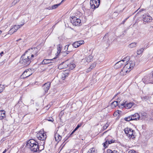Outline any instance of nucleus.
<instances>
[{
	"mask_svg": "<svg viewBox=\"0 0 153 153\" xmlns=\"http://www.w3.org/2000/svg\"><path fill=\"white\" fill-rule=\"evenodd\" d=\"M27 147L30 151L38 153L39 150V145L38 142L33 139H30L27 142Z\"/></svg>",
	"mask_w": 153,
	"mask_h": 153,
	"instance_id": "1",
	"label": "nucleus"
},
{
	"mask_svg": "<svg viewBox=\"0 0 153 153\" xmlns=\"http://www.w3.org/2000/svg\"><path fill=\"white\" fill-rule=\"evenodd\" d=\"M33 59L28 53V51H26L20 58V62L21 64L27 66L30 64Z\"/></svg>",
	"mask_w": 153,
	"mask_h": 153,
	"instance_id": "2",
	"label": "nucleus"
},
{
	"mask_svg": "<svg viewBox=\"0 0 153 153\" xmlns=\"http://www.w3.org/2000/svg\"><path fill=\"white\" fill-rule=\"evenodd\" d=\"M81 13L78 12L75 14V16H72L70 19L71 23L76 26L80 25H81V21L80 18Z\"/></svg>",
	"mask_w": 153,
	"mask_h": 153,
	"instance_id": "3",
	"label": "nucleus"
},
{
	"mask_svg": "<svg viewBox=\"0 0 153 153\" xmlns=\"http://www.w3.org/2000/svg\"><path fill=\"white\" fill-rule=\"evenodd\" d=\"M124 131L127 136L129 138L134 139L135 138L133 134L134 131L128 127L124 129Z\"/></svg>",
	"mask_w": 153,
	"mask_h": 153,
	"instance_id": "4",
	"label": "nucleus"
},
{
	"mask_svg": "<svg viewBox=\"0 0 153 153\" xmlns=\"http://www.w3.org/2000/svg\"><path fill=\"white\" fill-rule=\"evenodd\" d=\"M129 59L128 57H126L125 58H123L122 60L117 62L114 65V67L116 69H118L123 66L124 62H125L126 63L128 62Z\"/></svg>",
	"mask_w": 153,
	"mask_h": 153,
	"instance_id": "5",
	"label": "nucleus"
},
{
	"mask_svg": "<svg viewBox=\"0 0 153 153\" xmlns=\"http://www.w3.org/2000/svg\"><path fill=\"white\" fill-rule=\"evenodd\" d=\"M135 65V62L134 61H130L126 64L124 67V71L129 70V71L133 69Z\"/></svg>",
	"mask_w": 153,
	"mask_h": 153,
	"instance_id": "6",
	"label": "nucleus"
},
{
	"mask_svg": "<svg viewBox=\"0 0 153 153\" xmlns=\"http://www.w3.org/2000/svg\"><path fill=\"white\" fill-rule=\"evenodd\" d=\"M100 0H91L90 4L92 9H95L97 8L100 4Z\"/></svg>",
	"mask_w": 153,
	"mask_h": 153,
	"instance_id": "7",
	"label": "nucleus"
},
{
	"mask_svg": "<svg viewBox=\"0 0 153 153\" xmlns=\"http://www.w3.org/2000/svg\"><path fill=\"white\" fill-rule=\"evenodd\" d=\"M36 137L39 140L42 141L45 140L47 138L46 134L42 131L38 132L36 134Z\"/></svg>",
	"mask_w": 153,
	"mask_h": 153,
	"instance_id": "8",
	"label": "nucleus"
},
{
	"mask_svg": "<svg viewBox=\"0 0 153 153\" xmlns=\"http://www.w3.org/2000/svg\"><path fill=\"white\" fill-rule=\"evenodd\" d=\"M62 50H61V48H57V53L56 54V56L57 58L58 56L59 55L60 53L62 54L64 56H65L67 55L69 53V51H68V48H64V50L63 51H62V49L63 48H61Z\"/></svg>",
	"mask_w": 153,
	"mask_h": 153,
	"instance_id": "9",
	"label": "nucleus"
},
{
	"mask_svg": "<svg viewBox=\"0 0 153 153\" xmlns=\"http://www.w3.org/2000/svg\"><path fill=\"white\" fill-rule=\"evenodd\" d=\"M28 52H31L32 53L30 54H29L30 57L33 59V58L36 57L38 55V51L37 48H30L28 50Z\"/></svg>",
	"mask_w": 153,
	"mask_h": 153,
	"instance_id": "10",
	"label": "nucleus"
},
{
	"mask_svg": "<svg viewBox=\"0 0 153 153\" xmlns=\"http://www.w3.org/2000/svg\"><path fill=\"white\" fill-rule=\"evenodd\" d=\"M144 83L146 84H153V76L151 74L149 76H145L143 79Z\"/></svg>",
	"mask_w": 153,
	"mask_h": 153,
	"instance_id": "11",
	"label": "nucleus"
},
{
	"mask_svg": "<svg viewBox=\"0 0 153 153\" xmlns=\"http://www.w3.org/2000/svg\"><path fill=\"white\" fill-rule=\"evenodd\" d=\"M32 74L31 73L30 70L27 69L22 74L21 76V79H24L27 78Z\"/></svg>",
	"mask_w": 153,
	"mask_h": 153,
	"instance_id": "12",
	"label": "nucleus"
},
{
	"mask_svg": "<svg viewBox=\"0 0 153 153\" xmlns=\"http://www.w3.org/2000/svg\"><path fill=\"white\" fill-rule=\"evenodd\" d=\"M93 56L91 55H89L82 60V63L84 64H88L89 62L93 61Z\"/></svg>",
	"mask_w": 153,
	"mask_h": 153,
	"instance_id": "13",
	"label": "nucleus"
},
{
	"mask_svg": "<svg viewBox=\"0 0 153 153\" xmlns=\"http://www.w3.org/2000/svg\"><path fill=\"white\" fill-rule=\"evenodd\" d=\"M51 86V83L50 82H48L46 83H45L42 86V88L44 90L45 93H46L49 89L50 88Z\"/></svg>",
	"mask_w": 153,
	"mask_h": 153,
	"instance_id": "14",
	"label": "nucleus"
},
{
	"mask_svg": "<svg viewBox=\"0 0 153 153\" xmlns=\"http://www.w3.org/2000/svg\"><path fill=\"white\" fill-rule=\"evenodd\" d=\"M134 104L133 102L126 103V102L121 104V105L124 107L126 109H128L131 108L133 105Z\"/></svg>",
	"mask_w": 153,
	"mask_h": 153,
	"instance_id": "15",
	"label": "nucleus"
},
{
	"mask_svg": "<svg viewBox=\"0 0 153 153\" xmlns=\"http://www.w3.org/2000/svg\"><path fill=\"white\" fill-rule=\"evenodd\" d=\"M68 62L66 61L60 64L58 66V68L61 70L63 68H65L68 67Z\"/></svg>",
	"mask_w": 153,
	"mask_h": 153,
	"instance_id": "16",
	"label": "nucleus"
},
{
	"mask_svg": "<svg viewBox=\"0 0 153 153\" xmlns=\"http://www.w3.org/2000/svg\"><path fill=\"white\" fill-rule=\"evenodd\" d=\"M84 43V41L83 40L80 41L78 42H75L72 45L74 48H77L81 45L83 44Z\"/></svg>",
	"mask_w": 153,
	"mask_h": 153,
	"instance_id": "17",
	"label": "nucleus"
},
{
	"mask_svg": "<svg viewBox=\"0 0 153 153\" xmlns=\"http://www.w3.org/2000/svg\"><path fill=\"white\" fill-rule=\"evenodd\" d=\"M105 142L104 143L103 145V146L105 148H107L108 144L114 143V140H108L107 139H105Z\"/></svg>",
	"mask_w": 153,
	"mask_h": 153,
	"instance_id": "18",
	"label": "nucleus"
},
{
	"mask_svg": "<svg viewBox=\"0 0 153 153\" xmlns=\"http://www.w3.org/2000/svg\"><path fill=\"white\" fill-rule=\"evenodd\" d=\"M143 21L145 22H150L152 20V17L149 15H146L143 18Z\"/></svg>",
	"mask_w": 153,
	"mask_h": 153,
	"instance_id": "19",
	"label": "nucleus"
},
{
	"mask_svg": "<svg viewBox=\"0 0 153 153\" xmlns=\"http://www.w3.org/2000/svg\"><path fill=\"white\" fill-rule=\"evenodd\" d=\"M69 72V71L68 70H65L63 72L62 75V80H64L65 78L68 76Z\"/></svg>",
	"mask_w": 153,
	"mask_h": 153,
	"instance_id": "20",
	"label": "nucleus"
},
{
	"mask_svg": "<svg viewBox=\"0 0 153 153\" xmlns=\"http://www.w3.org/2000/svg\"><path fill=\"white\" fill-rule=\"evenodd\" d=\"M132 120H137L140 118V115L137 113H136L131 115Z\"/></svg>",
	"mask_w": 153,
	"mask_h": 153,
	"instance_id": "21",
	"label": "nucleus"
},
{
	"mask_svg": "<svg viewBox=\"0 0 153 153\" xmlns=\"http://www.w3.org/2000/svg\"><path fill=\"white\" fill-rule=\"evenodd\" d=\"M6 114L5 111L4 110L0 111V120H2L5 118Z\"/></svg>",
	"mask_w": 153,
	"mask_h": 153,
	"instance_id": "22",
	"label": "nucleus"
},
{
	"mask_svg": "<svg viewBox=\"0 0 153 153\" xmlns=\"http://www.w3.org/2000/svg\"><path fill=\"white\" fill-rule=\"evenodd\" d=\"M56 58V57L52 59H45L42 62V63L43 64H46L49 63L51 62V61L53 60V59H55Z\"/></svg>",
	"mask_w": 153,
	"mask_h": 153,
	"instance_id": "23",
	"label": "nucleus"
},
{
	"mask_svg": "<svg viewBox=\"0 0 153 153\" xmlns=\"http://www.w3.org/2000/svg\"><path fill=\"white\" fill-rule=\"evenodd\" d=\"M96 62H94L91 65L90 67L87 70L86 72H89L92 69L96 67Z\"/></svg>",
	"mask_w": 153,
	"mask_h": 153,
	"instance_id": "24",
	"label": "nucleus"
},
{
	"mask_svg": "<svg viewBox=\"0 0 153 153\" xmlns=\"http://www.w3.org/2000/svg\"><path fill=\"white\" fill-rule=\"evenodd\" d=\"M54 137L56 141L57 142L60 141L62 138V137L57 133L55 134Z\"/></svg>",
	"mask_w": 153,
	"mask_h": 153,
	"instance_id": "25",
	"label": "nucleus"
},
{
	"mask_svg": "<svg viewBox=\"0 0 153 153\" xmlns=\"http://www.w3.org/2000/svg\"><path fill=\"white\" fill-rule=\"evenodd\" d=\"M125 71L124 70V68H123V69L121 70V71L120 72V74L121 76H124L125 75H126L127 73L129 71V70H126L125 71Z\"/></svg>",
	"mask_w": 153,
	"mask_h": 153,
	"instance_id": "26",
	"label": "nucleus"
},
{
	"mask_svg": "<svg viewBox=\"0 0 153 153\" xmlns=\"http://www.w3.org/2000/svg\"><path fill=\"white\" fill-rule=\"evenodd\" d=\"M16 32V30H15L13 27L12 26L10 29L8 31V34L11 35Z\"/></svg>",
	"mask_w": 153,
	"mask_h": 153,
	"instance_id": "27",
	"label": "nucleus"
},
{
	"mask_svg": "<svg viewBox=\"0 0 153 153\" xmlns=\"http://www.w3.org/2000/svg\"><path fill=\"white\" fill-rule=\"evenodd\" d=\"M60 4H61V3H60L59 4H57L53 5L52 7H51L50 8H47V9L50 10H52V9H56L60 5Z\"/></svg>",
	"mask_w": 153,
	"mask_h": 153,
	"instance_id": "28",
	"label": "nucleus"
},
{
	"mask_svg": "<svg viewBox=\"0 0 153 153\" xmlns=\"http://www.w3.org/2000/svg\"><path fill=\"white\" fill-rule=\"evenodd\" d=\"M68 67H69V68L71 70H72L75 68L76 66L75 65L74 63H70L68 64Z\"/></svg>",
	"mask_w": 153,
	"mask_h": 153,
	"instance_id": "29",
	"label": "nucleus"
},
{
	"mask_svg": "<svg viewBox=\"0 0 153 153\" xmlns=\"http://www.w3.org/2000/svg\"><path fill=\"white\" fill-rule=\"evenodd\" d=\"M118 105V102L114 101L111 103V107L112 108H115Z\"/></svg>",
	"mask_w": 153,
	"mask_h": 153,
	"instance_id": "30",
	"label": "nucleus"
},
{
	"mask_svg": "<svg viewBox=\"0 0 153 153\" xmlns=\"http://www.w3.org/2000/svg\"><path fill=\"white\" fill-rule=\"evenodd\" d=\"M24 24H21V25H14V26H13V28H14L15 30H16V31H17V30L19 29L21 27H22L24 25Z\"/></svg>",
	"mask_w": 153,
	"mask_h": 153,
	"instance_id": "31",
	"label": "nucleus"
},
{
	"mask_svg": "<svg viewBox=\"0 0 153 153\" xmlns=\"http://www.w3.org/2000/svg\"><path fill=\"white\" fill-rule=\"evenodd\" d=\"M87 153H96V152L95 151L94 148H91L88 150Z\"/></svg>",
	"mask_w": 153,
	"mask_h": 153,
	"instance_id": "32",
	"label": "nucleus"
},
{
	"mask_svg": "<svg viewBox=\"0 0 153 153\" xmlns=\"http://www.w3.org/2000/svg\"><path fill=\"white\" fill-rule=\"evenodd\" d=\"M143 51V48H140L137 51V54L138 55H140L142 54Z\"/></svg>",
	"mask_w": 153,
	"mask_h": 153,
	"instance_id": "33",
	"label": "nucleus"
},
{
	"mask_svg": "<svg viewBox=\"0 0 153 153\" xmlns=\"http://www.w3.org/2000/svg\"><path fill=\"white\" fill-rule=\"evenodd\" d=\"M136 47V43L135 42H133L130 44L129 46L130 48H133V47Z\"/></svg>",
	"mask_w": 153,
	"mask_h": 153,
	"instance_id": "34",
	"label": "nucleus"
},
{
	"mask_svg": "<svg viewBox=\"0 0 153 153\" xmlns=\"http://www.w3.org/2000/svg\"><path fill=\"white\" fill-rule=\"evenodd\" d=\"M124 120H125L129 121L131 120H132V118L131 115L128 117H125L124 118Z\"/></svg>",
	"mask_w": 153,
	"mask_h": 153,
	"instance_id": "35",
	"label": "nucleus"
},
{
	"mask_svg": "<svg viewBox=\"0 0 153 153\" xmlns=\"http://www.w3.org/2000/svg\"><path fill=\"white\" fill-rule=\"evenodd\" d=\"M5 88L4 85H0V93L3 91Z\"/></svg>",
	"mask_w": 153,
	"mask_h": 153,
	"instance_id": "36",
	"label": "nucleus"
},
{
	"mask_svg": "<svg viewBox=\"0 0 153 153\" xmlns=\"http://www.w3.org/2000/svg\"><path fill=\"white\" fill-rule=\"evenodd\" d=\"M44 148V146L43 145H40V147L39 146V150L38 151V153H40Z\"/></svg>",
	"mask_w": 153,
	"mask_h": 153,
	"instance_id": "37",
	"label": "nucleus"
},
{
	"mask_svg": "<svg viewBox=\"0 0 153 153\" xmlns=\"http://www.w3.org/2000/svg\"><path fill=\"white\" fill-rule=\"evenodd\" d=\"M19 1L20 0H14L12 4V6L15 5L16 3L19 2Z\"/></svg>",
	"mask_w": 153,
	"mask_h": 153,
	"instance_id": "38",
	"label": "nucleus"
},
{
	"mask_svg": "<svg viewBox=\"0 0 153 153\" xmlns=\"http://www.w3.org/2000/svg\"><path fill=\"white\" fill-rule=\"evenodd\" d=\"M46 120L49 121L51 122H53L54 121L53 119L51 117H47Z\"/></svg>",
	"mask_w": 153,
	"mask_h": 153,
	"instance_id": "39",
	"label": "nucleus"
},
{
	"mask_svg": "<svg viewBox=\"0 0 153 153\" xmlns=\"http://www.w3.org/2000/svg\"><path fill=\"white\" fill-rule=\"evenodd\" d=\"M108 152L109 153H119V152H117V151L114 150L113 151H112L111 150H108Z\"/></svg>",
	"mask_w": 153,
	"mask_h": 153,
	"instance_id": "40",
	"label": "nucleus"
},
{
	"mask_svg": "<svg viewBox=\"0 0 153 153\" xmlns=\"http://www.w3.org/2000/svg\"><path fill=\"white\" fill-rule=\"evenodd\" d=\"M16 41L19 42V43H22V44H24V40H22L21 39H20L16 40Z\"/></svg>",
	"mask_w": 153,
	"mask_h": 153,
	"instance_id": "41",
	"label": "nucleus"
},
{
	"mask_svg": "<svg viewBox=\"0 0 153 153\" xmlns=\"http://www.w3.org/2000/svg\"><path fill=\"white\" fill-rule=\"evenodd\" d=\"M128 153H136V152L134 150H131L128 151Z\"/></svg>",
	"mask_w": 153,
	"mask_h": 153,
	"instance_id": "42",
	"label": "nucleus"
},
{
	"mask_svg": "<svg viewBox=\"0 0 153 153\" xmlns=\"http://www.w3.org/2000/svg\"><path fill=\"white\" fill-rule=\"evenodd\" d=\"M77 129L75 128L74 130L73 131L71 132V133L70 135H71Z\"/></svg>",
	"mask_w": 153,
	"mask_h": 153,
	"instance_id": "43",
	"label": "nucleus"
},
{
	"mask_svg": "<svg viewBox=\"0 0 153 153\" xmlns=\"http://www.w3.org/2000/svg\"><path fill=\"white\" fill-rule=\"evenodd\" d=\"M108 126L107 125H104L103 126V129H106V128H107V127H108Z\"/></svg>",
	"mask_w": 153,
	"mask_h": 153,
	"instance_id": "44",
	"label": "nucleus"
},
{
	"mask_svg": "<svg viewBox=\"0 0 153 153\" xmlns=\"http://www.w3.org/2000/svg\"><path fill=\"white\" fill-rule=\"evenodd\" d=\"M129 17H128L127 18H126L125 19V20L123 21V24H124L125 22H126V21L127 19H128L129 18Z\"/></svg>",
	"mask_w": 153,
	"mask_h": 153,
	"instance_id": "45",
	"label": "nucleus"
},
{
	"mask_svg": "<svg viewBox=\"0 0 153 153\" xmlns=\"http://www.w3.org/2000/svg\"><path fill=\"white\" fill-rule=\"evenodd\" d=\"M82 126V124L81 123H80V124H78L77 126V127H78V128H79V127H80L81 126Z\"/></svg>",
	"mask_w": 153,
	"mask_h": 153,
	"instance_id": "46",
	"label": "nucleus"
},
{
	"mask_svg": "<svg viewBox=\"0 0 153 153\" xmlns=\"http://www.w3.org/2000/svg\"><path fill=\"white\" fill-rule=\"evenodd\" d=\"M70 45V44H69V45H66L65 46V48H67H67H68L69 46V45Z\"/></svg>",
	"mask_w": 153,
	"mask_h": 153,
	"instance_id": "47",
	"label": "nucleus"
},
{
	"mask_svg": "<svg viewBox=\"0 0 153 153\" xmlns=\"http://www.w3.org/2000/svg\"><path fill=\"white\" fill-rule=\"evenodd\" d=\"M62 47V46H61V45H58V47H57L58 48H61Z\"/></svg>",
	"mask_w": 153,
	"mask_h": 153,
	"instance_id": "48",
	"label": "nucleus"
},
{
	"mask_svg": "<svg viewBox=\"0 0 153 153\" xmlns=\"http://www.w3.org/2000/svg\"><path fill=\"white\" fill-rule=\"evenodd\" d=\"M7 149H5L2 153H5L7 152Z\"/></svg>",
	"mask_w": 153,
	"mask_h": 153,
	"instance_id": "49",
	"label": "nucleus"
},
{
	"mask_svg": "<svg viewBox=\"0 0 153 153\" xmlns=\"http://www.w3.org/2000/svg\"><path fill=\"white\" fill-rule=\"evenodd\" d=\"M4 53L3 51L1 52V53H0V54L1 55V56H2V55Z\"/></svg>",
	"mask_w": 153,
	"mask_h": 153,
	"instance_id": "50",
	"label": "nucleus"
},
{
	"mask_svg": "<svg viewBox=\"0 0 153 153\" xmlns=\"http://www.w3.org/2000/svg\"><path fill=\"white\" fill-rule=\"evenodd\" d=\"M115 115H116V113L115 112V113L114 114V116H115Z\"/></svg>",
	"mask_w": 153,
	"mask_h": 153,
	"instance_id": "51",
	"label": "nucleus"
},
{
	"mask_svg": "<svg viewBox=\"0 0 153 153\" xmlns=\"http://www.w3.org/2000/svg\"><path fill=\"white\" fill-rule=\"evenodd\" d=\"M2 31L1 30H0V34L1 33Z\"/></svg>",
	"mask_w": 153,
	"mask_h": 153,
	"instance_id": "52",
	"label": "nucleus"
},
{
	"mask_svg": "<svg viewBox=\"0 0 153 153\" xmlns=\"http://www.w3.org/2000/svg\"><path fill=\"white\" fill-rule=\"evenodd\" d=\"M51 7H49L48 8H51ZM46 9H47V8H46Z\"/></svg>",
	"mask_w": 153,
	"mask_h": 153,
	"instance_id": "53",
	"label": "nucleus"
},
{
	"mask_svg": "<svg viewBox=\"0 0 153 153\" xmlns=\"http://www.w3.org/2000/svg\"><path fill=\"white\" fill-rule=\"evenodd\" d=\"M76 128L77 129H78L79 128H78V127H77V126L76 127Z\"/></svg>",
	"mask_w": 153,
	"mask_h": 153,
	"instance_id": "54",
	"label": "nucleus"
},
{
	"mask_svg": "<svg viewBox=\"0 0 153 153\" xmlns=\"http://www.w3.org/2000/svg\"><path fill=\"white\" fill-rule=\"evenodd\" d=\"M120 100V99H117V100Z\"/></svg>",
	"mask_w": 153,
	"mask_h": 153,
	"instance_id": "55",
	"label": "nucleus"
}]
</instances>
